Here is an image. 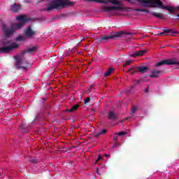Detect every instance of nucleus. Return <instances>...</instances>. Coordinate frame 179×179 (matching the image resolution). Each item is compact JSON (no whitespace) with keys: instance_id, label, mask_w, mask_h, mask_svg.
I'll list each match as a JSON object with an SVG mask.
<instances>
[{"instance_id":"nucleus-16","label":"nucleus","mask_w":179,"mask_h":179,"mask_svg":"<svg viewBox=\"0 0 179 179\" xmlns=\"http://www.w3.org/2000/svg\"><path fill=\"white\" fill-rule=\"evenodd\" d=\"M108 118L111 121H115L116 120H118V115H117L115 113H109L108 115Z\"/></svg>"},{"instance_id":"nucleus-37","label":"nucleus","mask_w":179,"mask_h":179,"mask_svg":"<svg viewBox=\"0 0 179 179\" xmlns=\"http://www.w3.org/2000/svg\"><path fill=\"white\" fill-rule=\"evenodd\" d=\"M141 83V80L136 81V83L134 85V86H136V85H139Z\"/></svg>"},{"instance_id":"nucleus-34","label":"nucleus","mask_w":179,"mask_h":179,"mask_svg":"<svg viewBox=\"0 0 179 179\" xmlns=\"http://www.w3.org/2000/svg\"><path fill=\"white\" fill-rule=\"evenodd\" d=\"M102 159H103V157H101V155H99V156L98 157V160L96 161V162H95V164H97V162H99V160H101Z\"/></svg>"},{"instance_id":"nucleus-28","label":"nucleus","mask_w":179,"mask_h":179,"mask_svg":"<svg viewBox=\"0 0 179 179\" xmlns=\"http://www.w3.org/2000/svg\"><path fill=\"white\" fill-rule=\"evenodd\" d=\"M16 41H24V38H23L22 36H18L16 38Z\"/></svg>"},{"instance_id":"nucleus-10","label":"nucleus","mask_w":179,"mask_h":179,"mask_svg":"<svg viewBox=\"0 0 179 179\" xmlns=\"http://www.w3.org/2000/svg\"><path fill=\"white\" fill-rule=\"evenodd\" d=\"M22 10V6H20V4L14 3L10 6V10L11 12H13L15 13H17V12H20Z\"/></svg>"},{"instance_id":"nucleus-3","label":"nucleus","mask_w":179,"mask_h":179,"mask_svg":"<svg viewBox=\"0 0 179 179\" xmlns=\"http://www.w3.org/2000/svg\"><path fill=\"white\" fill-rule=\"evenodd\" d=\"M162 65H179V62H176L174 59H164L158 63H156L155 66L159 67Z\"/></svg>"},{"instance_id":"nucleus-21","label":"nucleus","mask_w":179,"mask_h":179,"mask_svg":"<svg viewBox=\"0 0 179 179\" xmlns=\"http://www.w3.org/2000/svg\"><path fill=\"white\" fill-rule=\"evenodd\" d=\"M88 2H97V3H104L107 4V1L106 0H87Z\"/></svg>"},{"instance_id":"nucleus-8","label":"nucleus","mask_w":179,"mask_h":179,"mask_svg":"<svg viewBox=\"0 0 179 179\" xmlns=\"http://www.w3.org/2000/svg\"><path fill=\"white\" fill-rule=\"evenodd\" d=\"M164 69H162L160 70H157L156 69H152L151 71V73L150 74V78H160V75H162V73L164 72Z\"/></svg>"},{"instance_id":"nucleus-23","label":"nucleus","mask_w":179,"mask_h":179,"mask_svg":"<svg viewBox=\"0 0 179 179\" xmlns=\"http://www.w3.org/2000/svg\"><path fill=\"white\" fill-rule=\"evenodd\" d=\"M114 71V69L110 68L108 71L105 72L104 76H110L111 75V73Z\"/></svg>"},{"instance_id":"nucleus-31","label":"nucleus","mask_w":179,"mask_h":179,"mask_svg":"<svg viewBox=\"0 0 179 179\" xmlns=\"http://www.w3.org/2000/svg\"><path fill=\"white\" fill-rule=\"evenodd\" d=\"M113 141H114L115 142H117V141H118V134H115V135L113 136Z\"/></svg>"},{"instance_id":"nucleus-7","label":"nucleus","mask_w":179,"mask_h":179,"mask_svg":"<svg viewBox=\"0 0 179 179\" xmlns=\"http://www.w3.org/2000/svg\"><path fill=\"white\" fill-rule=\"evenodd\" d=\"M2 28H3V31L4 33V36L6 38H8L10 37V36H13V34H15V29L11 27V28L9 29L6 25L5 24H3L2 26Z\"/></svg>"},{"instance_id":"nucleus-19","label":"nucleus","mask_w":179,"mask_h":179,"mask_svg":"<svg viewBox=\"0 0 179 179\" xmlns=\"http://www.w3.org/2000/svg\"><path fill=\"white\" fill-rule=\"evenodd\" d=\"M148 70L149 67L148 66L138 67V72H140V73H145Z\"/></svg>"},{"instance_id":"nucleus-14","label":"nucleus","mask_w":179,"mask_h":179,"mask_svg":"<svg viewBox=\"0 0 179 179\" xmlns=\"http://www.w3.org/2000/svg\"><path fill=\"white\" fill-rule=\"evenodd\" d=\"M10 43H11V41H10V40H9V38H6L3 36L0 42V45L5 47L6 45H9V44H10Z\"/></svg>"},{"instance_id":"nucleus-33","label":"nucleus","mask_w":179,"mask_h":179,"mask_svg":"<svg viewBox=\"0 0 179 179\" xmlns=\"http://www.w3.org/2000/svg\"><path fill=\"white\" fill-rule=\"evenodd\" d=\"M117 135H118L119 136H124V135H125V132H124V131H120V132H119V133L117 134Z\"/></svg>"},{"instance_id":"nucleus-36","label":"nucleus","mask_w":179,"mask_h":179,"mask_svg":"<svg viewBox=\"0 0 179 179\" xmlns=\"http://www.w3.org/2000/svg\"><path fill=\"white\" fill-rule=\"evenodd\" d=\"M97 110H99V105L95 108H92V111H97Z\"/></svg>"},{"instance_id":"nucleus-38","label":"nucleus","mask_w":179,"mask_h":179,"mask_svg":"<svg viewBox=\"0 0 179 179\" xmlns=\"http://www.w3.org/2000/svg\"><path fill=\"white\" fill-rule=\"evenodd\" d=\"M145 93H149V86L145 90Z\"/></svg>"},{"instance_id":"nucleus-41","label":"nucleus","mask_w":179,"mask_h":179,"mask_svg":"<svg viewBox=\"0 0 179 179\" xmlns=\"http://www.w3.org/2000/svg\"><path fill=\"white\" fill-rule=\"evenodd\" d=\"M45 100H47V98H44L43 99V101H45Z\"/></svg>"},{"instance_id":"nucleus-2","label":"nucleus","mask_w":179,"mask_h":179,"mask_svg":"<svg viewBox=\"0 0 179 179\" xmlns=\"http://www.w3.org/2000/svg\"><path fill=\"white\" fill-rule=\"evenodd\" d=\"M36 51H37V47L34 46L28 48L27 50L21 52L20 55L14 56V58L16 60L15 68H17V69H27L29 66V62H26L27 64L25 66H22V62H23V59H24L23 56L24 54H33V52H36Z\"/></svg>"},{"instance_id":"nucleus-24","label":"nucleus","mask_w":179,"mask_h":179,"mask_svg":"<svg viewBox=\"0 0 179 179\" xmlns=\"http://www.w3.org/2000/svg\"><path fill=\"white\" fill-rule=\"evenodd\" d=\"M152 16H155V17H158L159 19H164V17H163V15H162V14H159L157 13H152Z\"/></svg>"},{"instance_id":"nucleus-4","label":"nucleus","mask_w":179,"mask_h":179,"mask_svg":"<svg viewBox=\"0 0 179 179\" xmlns=\"http://www.w3.org/2000/svg\"><path fill=\"white\" fill-rule=\"evenodd\" d=\"M122 36V31L115 32V34H110V35H102L100 40L101 41H104V40H114L118 37Z\"/></svg>"},{"instance_id":"nucleus-26","label":"nucleus","mask_w":179,"mask_h":179,"mask_svg":"<svg viewBox=\"0 0 179 179\" xmlns=\"http://www.w3.org/2000/svg\"><path fill=\"white\" fill-rule=\"evenodd\" d=\"M131 113H136V111H138V106H132V107L131 108Z\"/></svg>"},{"instance_id":"nucleus-13","label":"nucleus","mask_w":179,"mask_h":179,"mask_svg":"<svg viewBox=\"0 0 179 179\" xmlns=\"http://www.w3.org/2000/svg\"><path fill=\"white\" fill-rule=\"evenodd\" d=\"M103 10H105V12H111V10H121V7H118L115 6H112L110 7L103 6Z\"/></svg>"},{"instance_id":"nucleus-15","label":"nucleus","mask_w":179,"mask_h":179,"mask_svg":"<svg viewBox=\"0 0 179 179\" xmlns=\"http://www.w3.org/2000/svg\"><path fill=\"white\" fill-rule=\"evenodd\" d=\"M146 52H148V50H140L136 53L131 55V57H133L134 58H136L137 57H142L143 55H145Z\"/></svg>"},{"instance_id":"nucleus-25","label":"nucleus","mask_w":179,"mask_h":179,"mask_svg":"<svg viewBox=\"0 0 179 179\" xmlns=\"http://www.w3.org/2000/svg\"><path fill=\"white\" fill-rule=\"evenodd\" d=\"M136 12H146V13H149V11L146 9H143V8H136Z\"/></svg>"},{"instance_id":"nucleus-43","label":"nucleus","mask_w":179,"mask_h":179,"mask_svg":"<svg viewBox=\"0 0 179 179\" xmlns=\"http://www.w3.org/2000/svg\"><path fill=\"white\" fill-rule=\"evenodd\" d=\"M109 113H113V111H109Z\"/></svg>"},{"instance_id":"nucleus-18","label":"nucleus","mask_w":179,"mask_h":179,"mask_svg":"<svg viewBox=\"0 0 179 179\" xmlns=\"http://www.w3.org/2000/svg\"><path fill=\"white\" fill-rule=\"evenodd\" d=\"M79 108H80V105L76 104V105L73 106L71 107V108H70V110L66 109V111L67 112L78 111V110H79Z\"/></svg>"},{"instance_id":"nucleus-12","label":"nucleus","mask_w":179,"mask_h":179,"mask_svg":"<svg viewBox=\"0 0 179 179\" xmlns=\"http://www.w3.org/2000/svg\"><path fill=\"white\" fill-rule=\"evenodd\" d=\"M130 72V73H129ZM139 72V67H135L131 66L127 71V73H129V75H135Z\"/></svg>"},{"instance_id":"nucleus-45","label":"nucleus","mask_w":179,"mask_h":179,"mask_svg":"<svg viewBox=\"0 0 179 179\" xmlns=\"http://www.w3.org/2000/svg\"><path fill=\"white\" fill-rule=\"evenodd\" d=\"M178 20H179V18H178Z\"/></svg>"},{"instance_id":"nucleus-5","label":"nucleus","mask_w":179,"mask_h":179,"mask_svg":"<svg viewBox=\"0 0 179 179\" xmlns=\"http://www.w3.org/2000/svg\"><path fill=\"white\" fill-rule=\"evenodd\" d=\"M19 47V44L13 43L11 45H6L4 47L0 48V54L5 53L8 54V52H10L12 50H15V48H17Z\"/></svg>"},{"instance_id":"nucleus-35","label":"nucleus","mask_w":179,"mask_h":179,"mask_svg":"<svg viewBox=\"0 0 179 179\" xmlns=\"http://www.w3.org/2000/svg\"><path fill=\"white\" fill-rule=\"evenodd\" d=\"M120 146V144L118 143H115L113 145V148H118Z\"/></svg>"},{"instance_id":"nucleus-20","label":"nucleus","mask_w":179,"mask_h":179,"mask_svg":"<svg viewBox=\"0 0 179 179\" xmlns=\"http://www.w3.org/2000/svg\"><path fill=\"white\" fill-rule=\"evenodd\" d=\"M20 129H27V128H31V126L27 124L26 122H22L20 127Z\"/></svg>"},{"instance_id":"nucleus-44","label":"nucleus","mask_w":179,"mask_h":179,"mask_svg":"<svg viewBox=\"0 0 179 179\" xmlns=\"http://www.w3.org/2000/svg\"><path fill=\"white\" fill-rule=\"evenodd\" d=\"M42 1H44V0H42Z\"/></svg>"},{"instance_id":"nucleus-30","label":"nucleus","mask_w":179,"mask_h":179,"mask_svg":"<svg viewBox=\"0 0 179 179\" xmlns=\"http://www.w3.org/2000/svg\"><path fill=\"white\" fill-rule=\"evenodd\" d=\"M87 103H90V97H87L84 99V104H87Z\"/></svg>"},{"instance_id":"nucleus-9","label":"nucleus","mask_w":179,"mask_h":179,"mask_svg":"<svg viewBox=\"0 0 179 179\" xmlns=\"http://www.w3.org/2000/svg\"><path fill=\"white\" fill-rule=\"evenodd\" d=\"M166 34V36H171L173 34H177V32L174 31L173 29H163V31L157 34V36H160Z\"/></svg>"},{"instance_id":"nucleus-27","label":"nucleus","mask_w":179,"mask_h":179,"mask_svg":"<svg viewBox=\"0 0 179 179\" xmlns=\"http://www.w3.org/2000/svg\"><path fill=\"white\" fill-rule=\"evenodd\" d=\"M135 113H130V116L125 118V120H129V118H133V120H135L134 117Z\"/></svg>"},{"instance_id":"nucleus-29","label":"nucleus","mask_w":179,"mask_h":179,"mask_svg":"<svg viewBox=\"0 0 179 179\" xmlns=\"http://www.w3.org/2000/svg\"><path fill=\"white\" fill-rule=\"evenodd\" d=\"M29 162H30V163H34V164L38 163V161L35 158H31L29 159Z\"/></svg>"},{"instance_id":"nucleus-6","label":"nucleus","mask_w":179,"mask_h":179,"mask_svg":"<svg viewBox=\"0 0 179 179\" xmlns=\"http://www.w3.org/2000/svg\"><path fill=\"white\" fill-rule=\"evenodd\" d=\"M24 34L27 38H32V37H34L36 34H37V31L35 30H33L31 28V26H29L26 28L24 30Z\"/></svg>"},{"instance_id":"nucleus-32","label":"nucleus","mask_w":179,"mask_h":179,"mask_svg":"<svg viewBox=\"0 0 179 179\" xmlns=\"http://www.w3.org/2000/svg\"><path fill=\"white\" fill-rule=\"evenodd\" d=\"M131 64H132V61L131 60L126 61L125 66H128V65H131Z\"/></svg>"},{"instance_id":"nucleus-42","label":"nucleus","mask_w":179,"mask_h":179,"mask_svg":"<svg viewBox=\"0 0 179 179\" xmlns=\"http://www.w3.org/2000/svg\"><path fill=\"white\" fill-rule=\"evenodd\" d=\"M96 173L99 174V169H97V171H96Z\"/></svg>"},{"instance_id":"nucleus-1","label":"nucleus","mask_w":179,"mask_h":179,"mask_svg":"<svg viewBox=\"0 0 179 179\" xmlns=\"http://www.w3.org/2000/svg\"><path fill=\"white\" fill-rule=\"evenodd\" d=\"M75 1L69 0H54L49 3V6L46 8L48 12L54 9H65L69 6H73Z\"/></svg>"},{"instance_id":"nucleus-22","label":"nucleus","mask_w":179,"mask_h":179,"mask_svg":"<svg viewBox=\"0 0 179 179\" xmlns=\"http://www.w3.org/2000/svg\"><path fill=\"white\" fill-rule=\"evenodd\" d=\"M107 133V129H102L99 132L97 133V134L95 135V138H99L100 135H106Z\"/></svg>"},{"instance_id":"nucleus-39","label":"nucleus","mask_w":179,"mask_h":179,"mask_svg":"<svg viewBox=\"0 0 179 179\" xmlns=\"http://www.w3.org/2000/svg\"><path fill=\"white\" fill-rule=\"evenodd\" d=\"M105 157H110V155H108V154L105 155Z\"/></svg>"},{"instance_id":"nucleus-17","label":"nucleus","mask_w":179,"mask_h":179,"mask_svg":"<svg viewBox=\"0 0 179 179\" xmlns=\"http://www.w3.org/2000/svg\"><path fill=\"white\" fill-rule=\"evenodd\" d=\"M23 26H24V24H23L22 22H19L17 24H15V26H12V27H13V29H14L15 31H16L17 30H20V29H22Z\"/></svg>"},{"instance_id":"nucleus-11","label":"nucleus","mask_w":179,"mask_h":179,"mask_svg":"<svg viewBox=\"0 0 179 179\" xmlns=\"http://www.w3.org/2000/svg\"><path fill=\"white\" fill-rule=\"evenodd\" d=\"M17 20H18V22H20V23L22 24H26L27 23V22H29V20H30L29 18H27V16L25 15H18L16 17Z\"/></svg>"},{"instance_id":"nucleus-40","label":"nucleus","mask_w":179,"mask_h":179,"mask_svg":"<svg viewBox=\"0 0 179 179\" xmlns=\"http://www.w3.org/2000/svg\"><path fill=\"white\" fill-rule=\"evenodd\" d=\"M178 17H179V14H175Z\"/></svg>"}]
</instances>
